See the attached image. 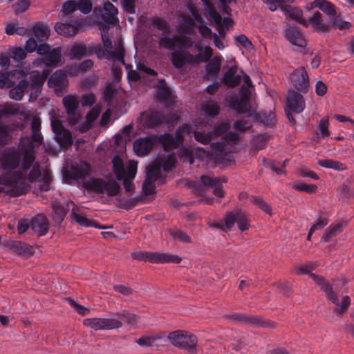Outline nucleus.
Segmentation results:
<instances>
[{
	"label": "nucleus",
	"mask_w": 354,
	"mask_h": 354,
	"mask_svg": "<svg viewBox=\"0 0 354 354\" xmlns=\"http://www.w3.org/2000/svg\"><path fill=\"white\" fill-rule=\"evenodd\" d=\"M345 225L346 223L344 222H338L330 224L324 231L321 239L322 241L324 242H328L332 236H335L337 233L342 232Z\"/></svg>",
	"instance_id": "38"
},
{
	"label": "nucleus",
	"mask_w": 354,
	"mask_h": 354,
	"mask_svg": "<svg viewBox=\"0 0 354 354\" xmlns=\"http://www.w3.org/2000/svg\"><path fill=\"white\" fill-rule=\"evenodd\" d=\"M19 147L24 153L22 160V167L24 171H27L32 165V169L30 171L28 178L29 181L33 182L41 176L40 165L39 162L33 164L35 157L34 152L33 144L28 141L26 143L20 142Z\"/></svg>",
	"instance_id": "5"
},
{
	"label": "nucleus",
	"mask_w": 354,
	"mask_h": 354,
	"mask_svg": "<svg viewBox=\"0 0 354 354\" xmlns=\"http://www.w3.org/2000/svg\"><path fill=\"white\" fill-rule=\"evenodd\" d=\"M16 73V71L11 72L0 71V88H10L13 86L14 82L11 80L10 76Z\"/></svg>",
	"instance_id": "51"
},
{
	"label": "nucleus",
	"mask_w": 354,
	"mask_h": 354,
	"mask_svg": "<svg viewBox=\"0 0 354 354\" xmlns=\"http://www.w3.org/2000/svg\"><path fill=\"white\" fill-rule=\"evenodd\" d=\"M191 128L187 124H183L175 133V136L169 133H165L160 136L159 142L166 151H169L178 148L184 140V135L189 134Z\"/></svg>",
	"instance_id": "9"
},
{
	"label": "nucleus",
	"mask_w": 354,
	"mask_h": 354,
	"mask_svg": "<svg viewBox=\"0 0 354 354\" xmlns=\"http://www.w3.org/2000/svg\"><path fill=\"white\" fill-rule=\"evenodd\" d=\"M201 180L205 187L214 189L213 193L215 196L222 198L224 196L222 184L226 182L225 178H211L208 176H201Z\"/></svg>",
	"instance_id": "20"
},
{
	"label": "nucleus",
	"mask_w": 354,
	"mask_h": 354,
	"mask_svg": "<svg viewBox=\"0 0 354 354\" xmlns=\"http://www.w3.org/2000/svg\"><path fill=\"white\" fill-rule=\"evenodd\" d=\"M235 222H236L238 228L241 231H245L250 227V223L246 214L240 209L227 212L225 214V227L227 230H230Z\"/></svg>",
	"instance_id": "14"
},
{
	"label": "nucleus",
	"mask_w": 354,
	"mask_h": 354,
	"mask_svg": "<svg viewBox=\"0 0 354 354\" xmlns=\"http://www.w3.org/2000/svg\"><path fill=\"white\" fill-rule=\"evenodd\" d=\"M237 67L233 66L224 74L222 82L225 85L234 88L237 86L241 82V77L236 75Z\"/></svg>",
	"instance_id": "31"
},
{
	"label": "nucleus",
	"mask_w": 354,
	"mask_h": 354,
	"mask_svg": "<svg viewBox=\"0 0 354 354\" xmlns=\"http://www.w3.org/2000/svg\"><path fill=\"white\" fill-rule=\"evenodd\" d=\"M30 78L32 90H35V93L36 96H37L40 88L45 82V77H42L39 72L33 71L30 73Z\"/></svg>",
	"instance_id": "41"
},
{
	"label": "nucleus",
	"mask_w": 354,
	"mask_h": 354,
	"mask_svg": "<svg viewBox=\"0 0 354 354\" xmlns=\"http://www.w3.org/2000/svg\"><path fill=\"white\" fill-rule=\"evenodd\" d=\"M21 160V153L15 147H8L1 153L0 167L4 173L0 176V185L11 187L6 191V194L11 197L26 194L29 189L22 174L12 171L19 167Z\"/></svg>",
	"instance_id": "1"
},
{
	"label": "nucleus",
	"mask_w": 354,
	"mask_h": 354,
	"mask_svg": "<svg viewBox=\"0 0 354 354\" xmlns=\"http://www.w3.org/2000/svg\"><path fill=\"white\" fill-rule=\"evenodd\" d=\"M251 203L257 205L258 207L263 210L268 214H271L272 209L269 205H268L262 198L258 196H252Z\"/></svg>",
	"instance_id": "57"
},
{
	"label": "nucleus",
	"mask_w": 354,
	"mask_h": 354,
	"mask_svg": "<svg viewBox=\"0 0 354 354\" xmlns=\"http://www.w3.org/2000/svg\"><path fill=\"white\" fill-rule=\"evenodd\" d=\"M290 81L293 86L299 91L306 92L309 87V78L306 70L304 66L295 69L290 75Z\"/></svg>",
	"instance_id": "16"
},
{
	"label": "nucleus",
	"mask_w": 354,
	"mask_h": 354,
	"mask_svg": "<svg viewBox=\"0 0 354 354\" xmlns=\"http://www.w3.org/2000/svg\"><path fill=\"white\" fill-rule=\"evenodd\" d=\"M161 337L159 335L156 336H142L136 340V343L140 346H151L153 344Z\"/></svg>",
	"instance_id": "56"
},
{
	"label": "nucleus",
	"mask_w": 354,
	"mask_h": 354,
	"mask_svg": "<svg viewBox=\"0 0 354 354\" xmlns=\"http://www.w3.org/2000/svg\"><path fill=\"white\" fill-rule=\"evenodd\" d=\"M11 58L16 61L23 60L26 57L27 53L24 48L21 47H14L9 51Z\"/></svg>",
	"instance_id": "53"
},
{
	"label": "nucleus",
	"mask_w": 354,
	"mask_h": 354,
	"mask_svg": "<svg viewBox=\"0 0 354 354\" xmlns=\"http://www.w3.org/2000/svg\"><path fill=\"white\" fill-rule=\"evenodd\" d=\"M104 12L102 14L103 21L109 24H115L118 22V10L111 3L106 2L104 3Z\"/></svg>",
	"instance_id": "29"
},
{
	"label": "nucleus",
	"mask_w": 354,
	"mask_h": 354,
	"mask_svg": "<svg viewBox=\"0 0 354 354\" xmlns=\"http://www.w3.org/2000/svg\"><path fill=\"white\" fill-rule=\"evenodd\" d=\"M62 103L67 114H73L77 111L80 100L77 95H68L63 97Z\"/></svg>",
	"instance_id": "36"
},
{
	"label": "nucleus",
	"mask_w": 354,
	"mask_h": 354,
	"mask_svg": "<svg viewBox=\"0 0 354 354\" xmlns=\"http://www.w3.org/2000/svg\"><path fill=\"white\" fill-rule=\"evenodd\" d=\"M180 39L176 37V35L172 37H167L166 35L162 36L159 38L158 46L159 48H164L167 50H174L176 47L177 39Z\"/></svg>",
	"instance_id": "45"
},
{
	"label": "nucleus",
	"mask_w": 354,
	"mask_h": 354,
	"mask_svg": "<svg viewBox=\"0 0 354 354\" xmlns=\"http://www.w3.org/2000/svg\"><path fill=\"white\" fill-rule=\"evenodd\" d=\"M311 8L320 9L330 17L329 20H333L337 16L336 6L327 0H314L311 3Z\"/></svg>",
	"instance_id": "25"
},
{
	"label": "nucleus",
	"mask_w": 354,
	"mask_h": 354,
	"mask_svg": "<svg viewBox=\"0 0 354 354\" xmlns=\"http://www.w3.org/2000/svg\"><path fill=\"white\" fill-rule=\"evenodd\" d=\"M285 35L287 39L293 45L305 47L307 44L306 40L301 32L295 27H288L285 30Z\"/></svg>",
	"instance_id": "24"
},
{
	"label": "nucleus",
	"mask_w": 354,
	"mask_h": 354,
	"mask_svg": "<svg viewBox=\"0 0 354 354\" xmlns=\"http://www.w3.org/2000/svg\"><path fill=\"white\" fill-rule=\"evenodd\" d=\"M222 57L221 56H215L211 62H209L205 66L206 75L205 78L209 80L216 76L221 66Z\"/></svg>",
	"instance_id": "35"
},
{
	"label": "nucleus",
	"mask_w": 354,
	"mask_h": 354,
	"mask_svg": "<svg viewBox=\"0 0 354 354\" xmlns=\"http://www.w3.org/2000/svg\"><path fill=\"white\" fill-rule=\"evenodd\" d=\"M52 130L56 141L62 147H70L73 144L71 133L67 130L59 120L53 117L50 120Z\"/></svg>",
	"instance_id": "13"
},
{
	"label": "nucleus",
	"mask_w": 354,
	"mask_h": 354,
	"mask_svg": "<svg viewBox=\"0 0 354 354\" xmlns=\"http://www.w3.org/2000/svg\"><path fill=\"white\" fill-rule=\"evenodd\" d=\"M244 313H232L223 315V317L232 324H242Z\"/></svg>",
	"instance_id": "58"
},
{
	"label": "nucleus",
	"mask_w": 354,
	"mask_h": 354,
	"mask_svg": "<svg viewBox=\"0 0 354 354\" xmlns=\"http://www.w3.org/2000/svg\"><path fill=\"white\" fill-rule=\"evenodd\" d=\"M230 128V122L229 120L217 122L214 129L207 133L197 130L194 131V136L196 141L206 145L211 142L212 140L224 136Z\"/></svg>",
	"instance_id": "10"
},
{
	"label": "nucleus",
	"mask_w": 354,
	"mask_h": 354,
	"mask_svg": "<svg viewBox=\"0 0 354 354\" xmlns=\"http://www.w3.org/2000/svg\"><path fill=\"white\" fill-rule=\"evenodd\" d=\"M55 29L59 35L71 37L74 36L77 32V28L68 24L57 23L55 26Z\"/></svg>",
	"instance_id": "42"
},
{
	"label": "nucleus",
	"mask_w": 354,
	"mask_h": 354,
	"mask_svg": "<svg viewBox=\"0 0 354 354\" xmlns=\"http://www.w3.org/2000/svg\"><path fill=\"white\" fill-rule=\"evenodd\" d=\"M131 257L136 260L148 261L152 263H179L182 261V258L178 255L157 252H134L131 253Z\"/></svg>",
	"instance_id": "6"
},
{
	"label": "nucleus",
	"mask_w": 354,
	"mask_h": 354,
	"mask_svg": "<svg viewBox=\"0 0 354 354\" xmlns=\"http://www.w3.org/2000/svg\"><path fill=\"white\" fill-rule=\"evenodd\" d=\"M220 109V104L217 102L207 101L205 102L202 105L203 111L205 115L209 118H214L218 115Z\"/></svg>",
	"instance_id": "40"
},
{
	"label": "nucleus",
	"mask_w": 354,
	"mask_h": 354,
	"mask_svg": "<svg viewBox=\"0 0 354 354\" xmlns=\"http://www.w3.org/2000/svg\"><path fill=\"white\" fill-rule=\"evenodd\" d=\"M280 9L284 13L286 19H292L303 26V21H305L306 19L303 18V11L301 9L288 4L281 6Z\"/></svg>",
	"instance_id": "28"
},
{
	"label": "nucleus",
	"mask_w": 354,
	"mask_h": 354,
	"mask_svg": "<svg viewBox=\"0 0 354 354\" xmlns=\"http://www.w3.org/2000/svg\"><path fill=\"white\" fill-rule=\"evenodd\" d=\"M250 127L251 124L244 119L238 120L234 123V129L241 133H244Z\"/></svg>",
	"instance_id": "61"
},
{
	"label": "nucleus",
	"mask_w": 354,
	"mask_h": 354,
	"mask_svg": "<svg viewBox=\"0 0 354 354\" xmlns=\"http://www.w3.org/2000/svg\"><path fill=\"white\" fill-rule=\"evenodd\" d=\"M83 324L94 330L118 329L122 326V322L115 318H86Z\"/></svg>",
	"instance_id": "12"
},
{
	"label": "nucleus",
	"mask_w": 354,
	"mask_h": 354,
	"mask_svg": "<svg viewBox=\"0 0 354 354\" xmlns=\"http://www.w3.org/2000/svg\"><path fill=\"white\" fill-rule=\"evenodd\" d=\"M28 84L29 83L26 80L20 81L17 86L10 89L9 93L10 97L15 100H21Z\"/></svg>",
	"instance_id": "39"
},
{
	"label": "nucleus",
	"mask_w": 354,
	"mask_h": 354,
	"mask_svg": "<svg viewBox=\"0 0 354 354\" xmlns=\"http://www.w3.org/2000/svg\"><path fill=\"white\" fill-rule=\"evenodd\" d=\"M48 221L43 214H37L30 222V227L39 236L45 235L48 232Z\"/></svg>",
	"instance_id": "22"
},
{
	"label": "nucleus",
	"mask_w": 354,
	"mask_h": 354,
	"mask_svg": "<svg viewBox=\"0 0 354 354\" xmlns=\"http://www.w3.org/2000/svg\"><path fill=\"white\" fill-rule=\"evenodd\" d=\"M251 327H263L274 328L277 323L269 319H266L260 315L243 314V324Z\"/></svg>",
	"instance_id": "19"
},
{
	"label": "nucleus",
	"mask_w": 354,
	"mask_h": 354,
	"mask_svg": "<svg viewBox=\"0 0 354 354\" xmlns=\"http://www.w3.org/2000/svg\"><path fill=\"white\" fill-rule=\"evenodd\" d=\"M234 40L236 45L240 46L247 50H252L254 48L252 41L244 34H240L234 36Z\"/></svg>",
	"instance_id": "50"
},
{
	"label": "nucleus",
	"mask_w": 354,
	"mask_h": 354,
	"mask_svg": "<svg viewBox=\"0 0 354 354\" xmlns=\"http://www.w3.org/2000/svg\"><path fill=\"white\" fill-rule=\"evenodd\" d=\"M66 83V75L62 70L56 71L48 81L49 86L54 88L56 92L61 91Z\"/></svg>",
	"instance_id": "26"
},
{
	"label": "nucleus",
	"mask_w": 354,
	"mask_h": 354,
	"mask_svg": "<svg viewBox=\"0 0 354 354\" xmlns=\"http://www.w3.org/2000/svg\"><path fill=\"white\" fill-rule=\"evenodd\" d=\"M30 3L28 0H21L15 3L12 7L16 14L22 13L26 11L30 7Z\"/></svg>",
	"instance_id": "62"
},
{
	"label": "nucleus",
	"mask_w": 354,
	"mask_h": 354,
	"mask_svg": "<svg viewBox=\"0 0 354 354\" xmlns=\"http://www.w3.org/2000/svg\"><path fill=\"white\" fill-rule=\"evenodd\" d=\"M154 143L151 138H140L134 141L133 149L138 156H146L152 150Z\"/></svg>",
	"instance_id": "21"
},
{
	"label": "nucleus",
	"mask_w": 354,
	"mask_h": 354,
	"mask_svg": "<svg viewBox=\"0 0 354 354\" xmlns=\"http://www.w3.org/2000/svg\"><path fill=\"white\" fill-rule=\"evenodd\" d=\"M151 24L154 28L162 32L163 35L170 33V26L169 23L161 17H153L151 19Z\"/></svg>",
	"instance_id": "44"
},
{
	"label": "nucleus",
	"mask_w": 354,
	"mask_h": 354,
	"mask_svg": "<svg viewBox=\"0 0 354 354\" xmlns=\"http://www.w3.org/2000/svg\"><path fill=\"white\" fill-rule=\"evenodd\" d=\"M328 124V118H323L319 122L318 129L323 138L327 137L329 134Z\"/></svg>",
	"instance_id": "64"
},
{
	"label": "nucleus",
	"mask_w": 354,
	"mask_h": 354,
	"mask_svg": "<svg viewBox=\"0 0 354 354\" xmlns=\"http://www.w3.org/2000/svg\"><path fill=\"white\" fill-rule=\"evenodd\" d=\"M176 46L185 50H174L171 54V62L176 68H181L187 64L191 66H199L207 62L213 55L212 48L209 46H202L200 44L193 45L192 39L185 35H176Z\"/></svg>",
	"instance_id": "2"
},
{
	"label": "nucleus",
	"mask_w": 354,
	"mask_h": 354,
	"mask_svg": "<svg viewBox=\"0 0 354 354\" xmlns=\"http://www.w3.org/2000/svg\"><path fill=\"white\" fill-rule=\"evenodd\" d=\"M178 155L181 161L184 162H188L189 165L194 163V158L193 156V153L192 151L189 150V149H180L179 150Z\"/></svg>",
	"instance_id": "55"
},
{
	"label": "nucleus",
	"mask_w": 354,
	"mask_h": 354,
	"mask_svg": "<svg viewBox=\"0 0 354 354\" xmlns=\"http://www.w3.org/2000/svg\"><path fill=\"white\" fill-rule=\"evenodd\" d=\"M101 112V107L100 106H95L86 114V120L88 124H92L100 115Z\"/></svg>",
	"instance_id": "59"
},
{
	"label": "nucleus",
	"mask_w": 354,
	"mask_h": 354,
	"mask_svg": "<svg viewBox=\"0 0 354 354\" xmlns=\"http://www.w3.org/2000/svg\"><path fill=\"white\" fill-rule=\"evenodd\" d=\"M113 315L115 317V319L120 320L121 322H124V324L132 327H136L138 325V317L135 314L130 313L126 310H122L113 313ZM122 324H123V323Z\"/></svg>",
	"instance_id": "37"
},
{
	"label": "nucleus",
	"mask_w": 354,
	"mask_h": 354,
	"mask_svg": "<svg viewBox=\"0 0 354 354\" xmlns=\"http://www.w3.org/2000/svg\"><path fill=\"white\" fill-rule=\"evenodd\" d=\"M265 3L268 9L271 11H275L278 8H281V6L286 4L287 1L290 0H262Z\"/></svg>",
	"instance_id": "60"
},
{
	"label": "nucleus",
	"mask_w": 354,
	"mask_h": 354,
	"mask_svg": "<svg viewBox=\"0 0 354 354\" xmlns=\"http://www.w3.org/2000/svg\"><path fill=\"white\" fill-rule=\"evenodd\" d=\"M161 163L154 162L151 164L147 170V178L153 181H158V184L165 183V179L161 176Z\"/></svg>",
	"instance_id": "33"
},
{
	"label": "nucleus",
	"mask_w": 354,
	"mask_h": 354,
	"mask_svg": "<svg viewBox=\"0 0 354 354\" xmlns=\"http://www.w3.org/2000/svg\"><path fill=\"white\" fill-rule=\"evenodd\" d=\"M102 40L103 48L100 47L96 51L98 58H106L113 62H118L124 64V48L122 41L121 40L115 41L114 48L113 49L112 41L110 39L108 30H104L102 32Z\"/></svg>",
	"instance_id": "4"
},
{
	"label": "nucleus",
	"mask_w": 354,
	"mask_h": 354,
	"mask_svg": "<svg viewBox=\"0 0 354 354\" xmlns=\"http://www.w3.org/2000/svg\"><path fill=\"white\" fill-rule=\"evenodd\" d=\"M292 187L299 192H304L307 194H314L317 190V186L314 184H306L303 182H295L292 183Z\"/></svg>",
	"instance_id": "48"
},
{
	"label": "nucleus",
	"mask_w": 354,
	"mask_h": 354,
	"mask_svg": "<svg viewBox=\"0 0 354 354\" xmlns=\"http://www.w3.org/2000/svg\"><path fill=\"white\" fill-rule=\"evenodd\" d=\"M145 125L148 128L158 127L165 122V117L157 111H146L142 114Z\"/></svg>",
	"instance_id": "27"
},
{
	"label": "nucleus",
	"mask_w": 354,
	"mask_h": 354,
	"mask_svg": "<svg viewBox=\"0 0 354 354\" xmlns=\"http://www.w3.org/2000/svg\"><path fill=\"white\" fill-rule=\"evenodd\" d=\"M34 35L41 41L47 39L49 35V30L44 24L38 22L32 26Z\"/></svg>",
	"instance_id": "46"
},
{
	"label": "nucleus",
	"mask_w": 354,
	"mask_h": 354,
	"mask_svg": "<svg viewBox=\"0 0 354 354\" xmlns=\"http://www.w3.org/2000/svg\"><path fill=\"white\" fill-rule=\"evenodd\" d=\"M317 164L322 167L333 169L337 171H344L346 169V165L343 163L331 159L319 160Z\"/></svg>",
	"instance_id": "43"
},
{
	"label": "nucleus",
	"mask_w": 354,
	"mask_h": 354,
	"mask_svg": "<svg viewBox=\"0 0 354 354\" xmlns=\"http://www.w3.org/2000/svg\"><path fill=\"white\" fill-rule=\"evenodd\" d=\"M168 339L174 346L187 350L192 353L196 351L198 339L196 335L187 331L176 330L171 332L168 335Z\"/></svg>",
	"instance_id": "7"
},
{
	"label": "nucleus",
	"mask_w": 354,
	"mask_h": 354,
	"mask_svg": "<svg viewBox=\"0 0 354 354\" xmlns=\"http://www.w3.org/2000/svg\"><path fill=\"white\" fill-rule=\"evenodd\" d=\"M71 171L73 178L82 180L86 178L90 174L91 167L86 162L82 161L72 165Z\"/></svg>",
	"instance_id": "32"
},
{
	"label": "nucleus",
	"mask_w": 354,
	"mask_h": 354,
	"mask_svg": "<svg viewBox=\"0 0 354 354\" xmlns=\"http://www.w3.org/2000/svg\"><path fill=\"white\" fill-rule=\"evenodd\" d=\"M303 26L307 28L311 26L313 31L318 33H326L329 32V23L325 22L324 17L318 11L313 12L308 19L303 21Z\"/></svg>",
	"instance_id": "15"
},
{
	"label": "nucleus",
	"mask_w": 354,
	"mask_h": 354,
	"mask_svg": "<svg viewBox=\"0 0 354 354\" xmlns=\"http://www.w3.org/2000/svg\"><path fill=\"white\" fill-rule=\"evenodd\" d=\"M176 158L174 153L169 154L164 160H162L161 165L165 171L168 172L172 168L175 167Z\"/></svg>",
	"instance_id": "52"
},
{
	"label": "nucleus",
	"mask_w": 354,
	"mask_h": 354,
	"mask_svg": "<svg viewBox=\"0 0 354 354\" xmlns=\"http://www.w3.org/2000/svg\"><path fill=\"white\" fill-rule=\"evenodd\" d=\"M171 236L176 240L184 243H192V238L185 232L180 230L170 231Z\"/></svg>",
	"instance_id": "54"
},
{
	"label": "nucleus",
	"mask_w": 354,
	"mask_h": 354,
	"mask_svg": "<svg viewBox=\"0 0 354 354\" xmlns=\"http://www.w3.org/2000/svg\"><path fill=\"white\" fill-rule=\"evenodd\" d=\"M16 252L20 255L30 257L35 252L32 245H28L22 242H17L13 245Z\"/></svg>",
	"instance_id": "47"
},
{
	"label": "nucleus",
	"mask_w": 354,
	"mask_h": 354,
	"mask_svg": "<svg viewBox=\"0 0 354 354\" xmlns=\"http://www.w3.org/2000/svg\"><path fill=\"white\" fill-rule=\"evenodd\" d=\"M84 187L97 194H105L109 196H115L118 194L120 187L115 181H105L102 178H91L84 183Z\"/></svg>",
	"instance_id": "8"
},
{
	"label": "nucleus",
	"mask_w": 354,
	"mask_h": 354,
	"mask_svg": "<svg viewBox=\"0 0 354 354\" xmlns=\"http://www.w3.org/2000/svg\"><path fill=\"white\" fill-rule=\"evenodd\" d=\"M310 277L320 287L321 290L324 292L327 299L336 306H339L338 295L334 291L330 283L324 277L315 274H311Z\"/></svg>",
	"instance_id": "17"
},
{
	"label": "nucleus",
	"mask_w": 354,
	"mask_h": 354,
	"mask_svg": "<svg viewBox=\"0 0 354 354\" xmlns=\"http://www.w3.org/2000/svg\"><path fill=\"white\" fill-rule=\"evenodd\" d=\"M224 142L211 144L212 156L216 163L225 165L232 160V147L230 144L235 145L240 140V136L236 132H227L223 136Z\"/></svg>",
	"instance_id": "3"
},
{
	"label": "nucleus",
	"mask_w": 354,
	"mask_h": 354,
	"mask_svg": "<svg viewBox=\"0 0 354 354\" xmlns=\"http://www.w3.org/2000/svg\"><path fill=\"white\" fill-rule=\"evenodd\" d=\"M87 54V48L84 44H75L67 48V55L71 59H81Z\"/></svg>",
	"instance_id": "34"
},
{
	"label": "nucleus",
	"mask_w": 354,
	"mask_h": 354,
	"mask_svg": "<svg viewBox=\"0 0 354 354\" xmlns=\"http://www.w3.org/2000/svg\"><path fill=\"white\" fill-rule=\"evenodd\" d=\"M41 60L48 66L53 68L60 66L63 64L61 48L52 49L41 58Z\"/></svg>",
	"instance_id": "23"
},
{
	"label": "nucleus",
	"mask_w": 354,
	"mask_h": 354,
	"mask_svg": "<svg viewBox=\"0 0 354 354\" xmlns=\"http://www.w3.org/2000/svg\"><path fill=\"white\" fill-rule=\"evenodd\" d=\"M233 109L239 113H245L250 111L249 99L237 98L233 103Z\"/></svg>",
	"instance_id": "49"
},
{
	"label": "nucleus",
	"mask_w": 354,
	"mask_h": 354,
	"mask_svg": "<svg viewBox=\"0 0 354 354\" xmlns=\"http://www.w3.org/2000/svg\"><path fill=\"white\" fill-rule=\"evenodd\" d=\"M67 206L68 208H70V206H72L71 212H72V218L74 220L76 223H77L81 226L84 227H89V226H94L97 228L100 229H104L106 227L100 225L95 223L94 221H89L87 218L81 216L75 212L76 205L72 202L70 201L67 203Z\"/></svg>",
	"instance_id": "30"
},
{
	"label": "nucleus",
	"mask_w": 354,
	"mask_h": 354,
	"mask_svg": "<svg viewBox=\"0 0 354 354\" xmlns=\"http://www.w3.org/2000/svg\"><path fill=\"white\" fill-rule=\"evenodd\" d=\"M112 164L113 172L118 180L124 177L134 179L137 171V162L130 161L125 167L122 158L119 156H115L112 159Z\"/></svg>",
	"instance_id": "11"
},
{
	"label": "nucleus",
	"mask_w": 354,
	"mask_h": 354,
	"mask_svg": "<svg viewBox=\"0 0 354 354\" xmlns=\"http://www.w3.org/2000/svg\"><path fill=\"white\" fill-rule=\"evenodd\" d=\"M286 105L290 111L296 113H301L306 106L303 95L295 90L288 91Z\"/></svg>",
	"instance_id": "18"
},
{
	"label": "nucleus",
	"mask_w": 354,
	"mask_h": 354,
	"mask_svg": "<svg viewBox=\"0 0 354 354\" xmlns=\"http://www.w3.org/2000/svg\"><path fill=\"white\" fill-rule=\"evenodd\" d=\"M77 8L84 14H88L92 9V3L91 0H79L77 2Z\"/></svg>",
	"instance_id": "63"
}]
</instances>
